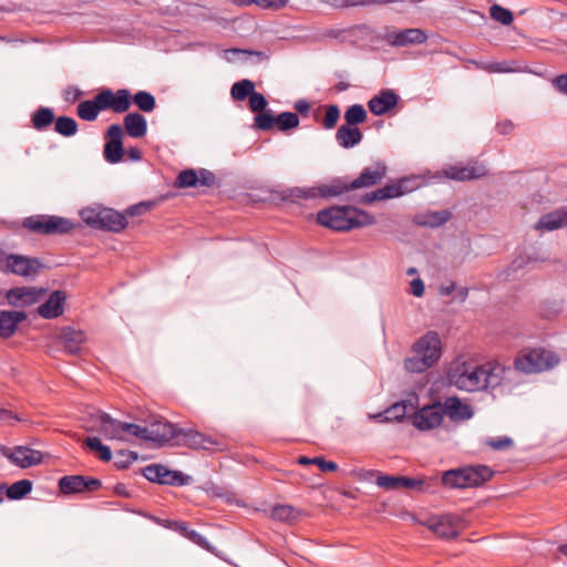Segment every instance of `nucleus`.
<instances>
[{
    "instance_id": "nucleus-7",
    "label": "nucleus",
    "mask_w": 567,
    "mask_h": 567,
    "mask_svg": "<svg viewBox=\"0 0 567 567\" xmlns=\"http://www.w3.org/2000/svg\"><path fill=\"white\" fill-rule=\"evenodd\" d=\"M80 216L91 228L105 231L121 233L128 225L126 215L109 207H86Z\"/></svg>"
},
{
    "instance_id": "nucleus-28",
    "label": "nucleus",
    "mask_w": 567,
    "mask_h": 567,
    "mask_svg": "<svg viewBox=\"0 0 567 567\" xmlns=\"http://www.w3.org/2000/svg\"><path fill=\"white\" fill-rule=\"evenodd\" d=\"M444 415L452 421H465L473 416V410L468 404L463 403L457 396L446 398L442 404Z\"/></svg>"
},
{
    "instance_id": "nucleus-46",
    "label": "nucleus",
    "mask_w": 567,
    "mask_h": 567,
    "mask_svg": "<svg viewBox=\"0 0 567 567\" xmlns=\"http://www.w3.org/2000/svg\"><path fill=\"white\" fill-rule=\"evenodd\" d=\"M122 427V441L126 440L127 436H135L147 441V426L123 422Z\"/></svg>"
},
{
    "instance_id": "nucleus-63",
    "label": "nucleus",
    "mask_w": 567,
    "mask_h": 567,
    "mask_svg": "<svg viewBox=\"0 0 567 567\" xmlns=\"http://www.w3.org/2000/svg\"><path fill=\"white\" fill-rule=\"evenodd\" d=\"M310 107H311L310 103L306 100H298L295 103V110L297 111V113H299L302 116L308 115Z\"/></svg>"
},
{
    "instance_id": "nucleus-47",
    "label": "nucleus",
    "mask_w": 567,
    "mask_h": 567,
    "mask_svg": "<svg viewBox=\"0 0 567 567\" xmlns=\"http://www.w3.org/2000/svg\"><path fill=\"white\" fill-rule=\"evenodd\" d=\"M489 16L493 20L502 23L503 25H509L514 20L513 13L499 4L491 6Z\"/></svg>"
},
{
    "instance_id": "nucleus-51",
    "label": "nucleus",
    "mask_w": 567,
    "mask_h": 567,
    "mask_svg": "<svg viewBox=\"0 0 567 567\" xmlns=\"http://www.w3.org/2000/svg\"><path fill=\"white\" fill-rule=\"evenodd\" d=\"M248 100L249 109L255 113L264 112L266 106L268 105L266 97L261 93L256 91L251 93Z\"/></svg>"
},
{
    "instance_id": "nucleus-8",
    "label": "nucleus",
    "mask_w": 567,
    "mask_h": 567,
    "mask_svg": "<svg viewBox=\"0 0 567 567\" xmlns=\"http://www.w3.org/2000/svg\"><path fill=\"white\" fill-rule=\"evenodd\" d=\"M22 226L37 235H65L75 228V224L65 217L55 215H33L22 220Z\"/></svg>"
},
{
    "instance_id": "nucleus-17",
    "label": "nucleus",
    "mask_w": 567,
    "mask_h": 567,
    "mask_svg": "<svg viewBox=\"0 0 567 567\" xmlns=\"http://www.w3.org/2000/svg\"><path fill=\"white\" fill-rule=\"evenodd\" d=\"M383 40L391 47H408L413 44H422L427 40V34L422 29L410 28L403 30L386 31Z\"/></svg>"
},
{
    "instance_id": "nucleus-55",
    "label": "nucleus",
    "mask_w": 567,
    "mask_h": 567,
    "mask_svg": "<svg viewBox=\"0 0 567 567\" xmlns=\"http://www.w3.org/2000/svg\"><path fill=\"white\" fill-rule=\"evenodd\" d=\"M181 535L187 537L189 540H192L194 544L199 545L200 547L208 548V542L207 539L197 533L194 529H189L188 525L186 524V533H179Z\"/></svg>"
},
{
    "instance_id": "nucleus-12",
    "label": "nucleus",
    "mask_w": 567,
    "mask_h": 567,
    "mask_svg": "<svg viewBox=\"0 0 567 567\" xmlns=\"http://www.w3.org/2000/svg\"><path fill=\"white\" fill-rule=\"evenodd\" d=\"M375 484L385 491L413 489L424 491L426 481L423 478H413L406 476L388 475L381 472H373Z\"/></svg>"
},
{
    "instance_id": "nucleus-41",
    "label": "nucleus",
    "mask_w": 567,
    "mask_h": 567,
    "mask_svg": "<svg viewBox=\"0 0 567 567\" xmlns=\"http://www.w3.org/2000/svg\"><path fill=\"white\" fill-rule=\"evenodd\" d=\"M271 517L284 523H291L297 519L298 511L290 505H277L271 509Z\"/></svg>"
},
{
    "instance_id": "nucleus-13",
    "label": "nucleus",
    "mask_w": 567,
    "mask_h": 567,
    "mask_svg": "<svg viewBox=\"0 0 567 567\" xmlns=\"http://www.w3.org/2000/svg\"><path fill=\"white\" fill-rule=\"evenodd\" d=\"M123 135V126L120 124H112L107 127L104 136L105 145L103 150V155L106 162L116 164L122 161L124 154L122 142Z\"/></svg>"
},
{
    "instance_id": "nucleus-26",
    "label": "nucleus",
    "mask_w": 567,
    "mask_h": 567,
    "mask_svg": "<svg viewBox=\"0 0 567 567\" xmlns=\"http://www.w3.org/2000/svg\"><path fill=\"white\" fill-rule=\"evenodd\" d=\"M97 424L96 430L102 433L107 440H121L122 441V424L123 422L113 419L105 412H99L94 419Z\"/></svg>"
},
{
    "instance_id": "nucleus-5",
    "label": "nucleus",
    "mask_w": 567,
    "mask_h": 567,
    "mask_svg": "<svg viewBox=\"0 0 567 567\" xmlns=\"http://www.w3.org/2000/svg\"><path fill=\"white\" fill-rule=\"evenodd\" d=\"M413 357L405 359L404 367L409 372L421 373L433 367L441 358L442 343L436 331H427L414 342Z\"/></svg>"
},
{
    "instance_id": "nucleus-38",
    "label": "nucleus",
    "mask_w": 567,
    "mask_h": 567,
    "mask_svg": "<svg viewBox=\"0 0 567 567\" xmlns=\"http://www.w3.org/2000/svg\"><path fill=\"white\" fill-rule=\"evenodd\" d=\"M255 91V84L248 79H244L233 84L230 94L235 101H244Z\"/></svg>"
},
{
    "instance_id": "nucleus-44",
    "label": "nucleus",
    "mask_w": 567,
    "mask_h": 567,
    "mask_svg": "<svg viewBox=\"0 0 567 567\" xmlns=\"http://www.w3.org/2000/svg\"><path fill=\"white\" fill-rule=\"evenodd\" d=\"M159 484L171 485V486H183L187 484L188 477L185 476L182 472L171 471L166 466H164V471L162 473Z\"/></svg>"
},
{
    "instance_id": "nucleus-57",
    "label": "nucleus",
    "mask_w": 567,
    "mask_h": 567,
    "mask_svg": "<svg viewBox=\"0 0 567 567\" xmlns=\"http://www.w3.org/2000/svg\"><path fill=\"white\" fill-rule=\"evenodd\" d=\"M451 217V214L446 210L436 212L431 215V219L426 221V224L431 226H441L445 224Z\"/></svg>"
},
{
    "instance_id": "nucleus-4",
    "label": "nucleus",
    "mask_w": 567,
    "mask_h": 567,
    "mask_svg": "<svg viewBox=\"0 0 567 567\" xmlns=\"http://www.w3.org/2000/svg\"><path fill=\"white\" fill-rule=\"evenodd\" d=\"M317 221L338 231L374 224V217L351 206H332L318 213Z\"/></svg>"
},
{
    "instance_id": "nucleus-21",
    "label": "nucleus",
    "mask_w": 567,
    "mask_h": 567,
    "mask_svg": "<svg viewBox=\"0 0 567 567\" xmlns=\"http://www.w3.org/2000/svg\"><path fill=\"white\" fill-rule=\"evenodd\" d=\"M43 292L42 289L17 287L8 290L6 298L10 306L27 307L38 302Z\"/></svg>"
},
{
    "instance_id": "nucleus-61",
    "label": "nucleus",
    "mask_w": 567,
    "mask_h": 567,
    "mask_svg": "<svg viewBox=\"0 0 567 567\" xmlns=\"http://www.w3.org/2000/svg\"><path fill=\"white\" fill-rule=\"evenodd\" d=\"M513 130H514V124L509 120H503L496 124V131L501 135L511 134Z\"/></svg>"
},
{
    "instance_id": "nucleus-1",
    "label": "nucleus",
    "mask_w": 567,
    "mask_h": 567,
    "mask_svg": "<svg viewBox=\"0 0 567 567\" xmlns=\"http://www.w3.org/2000/svg\"><path fill=\"white\" fill-rule=\"evenodd\" d=\"M386 166L382 162H377L372 166L364 167L360 175L348 181L347 178H334L329 184L309 189L299 187L285 192L284 199L316 198V197H338L351 190L375 186L386 176Z\"/></svg>"
},
{
    "instance_id": "nucleus-23",
    "label": "nucleus",
    "mask_w": 567,
    "mask_h": 567,
    "mask_svg": "<svg viewBox=\"0 0 567 567\" xmlns=\"http://www.w3.org/2000/svg\"><path fill=\"white\" fill-rule=\"evenodd\" d=\"M178 429L176 425L166 422L157 421L147 426V441L156 443L158 446H163L171 440L177 437Z\"/></svg>"
},
{
    "instance_id": "nucleus-35",
    "label": "nucleus",
    "mask_w": 567,
    "mask_h": 567,
    "mask_svg": "<svg viewBox=\"0 0 567 567\" xmlns=\"http://www.w3.org/2000/svg\"><path fill=\"white\" fill-rule=\"evenodd\" d=\"M31 122L37 131H43L54 122V113L50 107H40L32 114Z\"/></svg>"
},
{
    "instance_id": "nucleus-58",
    "label": "nucleus",
    "mask_w": 567,
    "mask_h": 567,
    "mask_svg": "<svg viewBox=\"0 0 567 567\" xmlns=\"http://www.w3.org/2000/svg\"><path fill=\"white\" fill-rule=\"evenodd\" d=\"M313 464L317 465L321 472H334L338 470V464L332 461H327L321 456L315 457Z\"/></svg>"
},
{
    "instance_id": "nucleus-22",
    "label": "nucleus",
    "mask_w": 567,
    "mask_h": 567,
    "mask_svg": "<svg viewBox=\"0 0 567 567\" xmlns=\"http://www.w3.org/2000/svg\"><path fill=\"white\" fill-rule=\"evenodd\" d=\"M414 401H417L416 396L410 400L396 402L383 412L373 415V417L383 423L393 421L401 422L406 415L414 411Z\"/></svg>"
},
{
    "instance_id": "nucleus-18",
    "label": "nucleus",
    "mask_w": 567,
    "mask_h": 567,
    "mask_svg": "<svg viewBox=\"0 0 567 567\" xmlns=\"http://www.w3.org/2000/svg\"><path fill=\"white\" fill-rule=\"evenodd\" d=\"M42 267L39 258L11 254L8 256L4 270L21 277H33Z\"/></svg>"
},
{
    "instance_id": "nucleus-11",
    "label": "nucleus",
    "mask_w": 567,
    "mask_h": 567,
    "mask_svg": "<svg viewBox=\"0 0 567 567\" xmlns=\"http://www.w3.org/2000/svg\"><path fill=\"white\" fill-rule=\"evenodd\" d=\"M444 411L440 402L424 405L412 413V424L420 431H430L441 425Z\"/></svg>"
},
{
    "instance_id": "nucleus-62",
    "label": "nucleus",
    "mask_w": 567,
    "mask_h": 567,
    "mask_svg": "<svg viewBox=\"0 0 567 567\" xmlns=\"http://www.w3.org/2000/svg\"><path fill=\"white\" fill-rule=\"evenodd\" d=\"M410 286H411L412 295H414L415 297L423 296V293H424V282L422 281V279H420V278L413 279L411 281Z\"/></svg>"
},
{
    "instance_id": "nucleus-37",
    "label": "nucleus",
    "mask_w": 567,
    "mask_h": 567,
    "mask_svg": "<svg viewBox=\"0 0 567 567\" xmlns=\"http://www.w3.org/2000/svg\"><path fill=\"white\" fill-rule=\"evenodd\" d=\"M368 114L361 104H353L344 112V121L347 125L354 126L362 124L367 121Z\"/></svg>"
},
{
    "instance_id": "nucleus-30",
    "label": "nucleus",
    "mask_w": 567,
    "mask_h": 567,
    "mask_svg": "<svg viewBox=\"0 0 567 567\" xmlns=\"http://www.w3.org/2000/svg\"><path fill=\"white\" fill-rule=\"evenodd\" d=\"M60 339L68 353L78 354L81 351V347L85 341V334L81 330H75L74 328L65 327L61 330Z\"/></svg>"
},
{
    "instance_id": "nucleus-56",
    "label": "nucleus",
    "mask_w": 567,
    "mask_h": 567,
    "mask_svg": "<svg viewBox=\"0 0 567 567\" xmlns=\"http://www.w3.org/2000/svg\"><path fill=\"white\" fill-rule=\"evenodd\" d=\"M83 95V92L75 85H69L63 91V99L68 103H74Z\"/></svg>"
},
{
    "instance_id": "nucleus-9",
    "label": "nucleus",
    "mask_w": 567,
    "mask_h": 567,
    "mask_svg": "<svg viewBox=\"0 0 567 567\" xmlns=\"http://www.w3.org/2000/svg\"><path fill=\"white\" fill-rule=\"evenodd\" d=\"M558 362L559 357L555 352L538 348L519 354L514 365L524 373H539L554 368Z\"/></svg>"
},
{
    "instance_id": "nucleus-45",
    "label": "nucleus",
    "mask_w": 567,
    "mask_h": 567,
    "mask_svg": "<svg viewBox=\"0 0 567 567\" xmlns=\"http://www.w3.org/2000/svg\"><path fill=\"white\" fill-rule=\"evenodd\" d=\"M138 458L136 452L118 450L115 452L114 466L117 470H126L130 465Z\"/></svg>"
},
{
    "instance_id": "nucleus-29",
    "label": "nucleus",
    "mask_w": 567,
    "mask_h": 567,
    "mask_svg": "<svg viewBox=\"0 0 567 567\" xmlns=\"http://www.w3.org/2000/svg\"><path fill=\"white\" fill-rule=\"evenodd\" d=\"M123 124L126 134L133 138H141L146 135L147 122L146 118L137 112L128 113L123 118Z\"/></svg>"
},
{
    "instance_id": "nucleus-15",
    "label": "nucleus",
    "mask_w": 567,
    "mask_h": 567,
    "mask_svg": "<svg viewBox=\"0 0 567 567\" xmlns=\"http://www.w3.org/2000/svg\"><path fill=\"white\" fill-rule=\"evenodd\" d=\"M465 520L454 514H445L434 517L430 528L441 538L452 539L456 538L460 533L465 528Z\"/></svg>"
},
{
    "instance_id": "nucleus-14",
    "label": "nucleus",
    "mask_w": 567,
    "mask_h": 567,
    "mask_svg": "<svg viewBox=\"0 0 567 567\" xmlns=\"http://www.w3.org/2000/svg\"><path fill=\"white\" fill-rule=\"evenodd\" d=\"M216 184V176L213 172L200 168L195 171L193 168L182 171L175 182L174 186L177 188L187 187H213Z\"/></svg>"
},
{
    "instance_id": "nucleus-59",
    "label": "nucleus",
    "mask_w": 567,
    "mask_h": 567,
    "mask_svg": "<svg viewBox=\"0 0 567 567\" xmlns=\"http://www.w3.org/2000/svg\"><path fill=\"white\" fill-rule=\"evenodd\" d=\"M551 83L557 91L567 95V73L555 76Z\"/></svg>"
},
{
    "instance_id": "nucleus-20",
    "label": "nucleus",
    "mask_w": 567,
    "mask_h": 567,
    "mask_svg": "<svg viewBox=\"0 0 567 567\" xmlns=\"http://www.w3.org/2000/svg\"><path fill=\"white\" fill-rule=\"evenodd\" d=\"M398 102L399 95L391 89H384L369 100L368 107L372 114L380 116L394 109Z\"/></svg>"
},
{
    "instance_id": "nucleus-32",
    "label": "nucleus",
    "mask_w": 567,
    "mask_h": 567,
    "mask_svg": "<svg viewBox=\"0 0 567 567\" xmlns=\"http://www.w3.org/2000/svg\"><path fill=\"white\" fill-rule=\"evenodd\" d=\"M362 138L363 134L360 128L347 124L341 125L336 133V140L343 148H351L358 145Z\"/></svg>"
},
{
    "instance_id": "nucleus-25",
    "label": "nucleus",
    "mask_w": 567,
    "mask_h": 567,
    "mask_svg": "<svg viewBox=\"0 0 567 567\" xmlns=\"http://www.w3.org/2000/svg\"><path fill=\"white\" fill-rule=\"evenodd\" d=\"M404 181L388 184L384 187L378 188L371 193H367L360 198V203L370 205L377 200L392 199L402 196L405 193L403 187Z\"/></svg>"
},
{
    "instance_id": "nucleus-33",
    "label": "nucleus",
    "mask_w": 567,
    "mask_h": 567,
    "mask_svg": "<svg viewBox=\"0 0 567 567\" xmlns=\"http://www.w3.org/2000/svg\"><path fill=\"white\" fill-rule=\"evenodd\" d=\"M567 226V213L566 212H554L543 216L536 224L537 229L542 230H555Z\"/></svg>"
},
{
    "instance_id": "nucleus-40",
    "label": "nucleus",
    "mask_w": 567,
    "mask_h": 567,
    "mask_svg": "<svg viewBox=\"0 0 567 567\" xmlns=\"http://www.w3.org/2000/svg\"><path fill=\"white\" fill-rule=\"evenodd\" d=\"M289 0H234L239 7L256 4L262 9L279 10L288 4Z\"/></svg>"
},
{
    "instance_id": "nucleus-50",
    "label": "nucleus",
    "mask_w": 567,
    "mask_h": 567,
    "mask_svg": "<svg viewBox=\"0 0 567 567\" xmlns=\"http://www.w3.org/2000/svg\"><path fill=\"white\" fill-rule=\"evenodd\" d=\"M164 471V465L162 464H151L142 468L143 476L152 483L159 484L161 476Z\"/></svg>"
},
{
    "instance_id": "nucleus-49",
    "label": "nucleus",
    "mask_w": 567,
    "mask_h": 567,
    "mask_svg": "<svg viewBox=\"0 0 567 567\" xmlns=\"http://www.w3.org/2000/svg\"><path fill=\"white\" fill-rule=\"evenodd\" d=\"M340 118V109L336 104L328 105L322 121V125L327 130L333 128Z\"/></svg>"
},
{
    "instance_id": "nucleus-60",
    "label": "nucleus",
    "mask_w": 567,
    "mask_h": 567,
    "mask_svg": "<svg viewBox=\"0 0 567 567\" xmlns=\"http://www.w3.org/2000/svg\"><path fill=\"white\" fill-rule=\"evenodd\" d=\"M231 52L233 53H241V54L252 55V56L256 58V61L258 63H260L262 61H266L268 59L267 54L265 52H261V51L233 49Z\"/></svg>"
},
{
    "instance_id": "nucleus-19",
    "label": "nucleus",
    "mask_w": 567,
    "mask_h": 567,
    "mask_svg": "<svg viewBox=\"0 0 567 567\" xmlns=\"http://www.w3.org/2000/svg\"><path fill=\"white\" fill-rule=\"evenodd\" d=\"M2 454L8 457L14 465L21 468H28L42 462L40 451L32 450L27 446H16L12 450L2 449Z\"/></svg>"
},
{
    "instance_id": "nucleus-6",
    "label": "nucleus",
    "mask_w": 567,
    "mask_h": 567,
    "mask_svg": "<svg viewBox=\"0 0 567 567\" xmlns=\"http://www.w3.org/2000/svg\"><path fill=\"white\" fill-rule=\"evenodd\" d=\"M494 472L486 465H470L446 471L442 484L449 488L478 487L489 481Z\"/></svg>"
},
{
    "instance_id": "nucleus-10",
    "label": "nucleus",
    "mask_w": 567,
    "mask_h": 567,
    "mask_svg": "<svg viewBox=\"0 0 567 567\" xmlns=\"http://www.w3.org/2000/svg\"><path fill=\"white\" fill-rule=\"evenodd\" d=\"M176 444L185 445L190 449H202L206 451H223L224 444L213 439L212 436L205 435L196 430L192 429H178Z\"/></svg>"
},
{
    "instance_id": "nucleus-42",
    "label": "nucleus",
    "mask_w": 567,
    "mask_h": 567,
    "mask_svg": "<svg viewBox=\"0 0 567 567\" xmlns=\"http://www.w3.org/2000/svg\"><path fill=\"white\" fill-rule=\"evenodd\" d=\"M85 444L91 451L97 453L99 458L103 462H110L112 460V451L109 446L102 444L101 440L96 436H89L85 440Z\"/></svg>"
},
{
    "instance_id": "nucleus-27",
    "label": "nucleus",
    "mask_w": 567,
    "mask_h": 567,
    "mask_svg": "<svg viewBox=\"0 0 567 567\" xmlns=\"http://www.w3.org/2000/svg\"><path fill=\"white\" fill-rule=\"evenodd\" d=\"M66 296L61 290L53 291L49 299L38 307V315L44 319H54L60 317L63 313V306L65 302Z\"/></svg>"
},
{
    "instance_id": "nucleus-43",
    "label": "nucleus",
    "mask_w": 567,
    "mask_h": 567,
    "mask_svg": "<svg viewBox=\"0 0 567 567\" xmlns=\"http://www.w3.org/2000/svg\"><path fill=\"white\" fill-rule=\"evenodd\" d=\"M299 123L300 121L297 113L282 112L276 116V125L282 132L298 127Z\"/></svg>"
},
{
    "instance_id": "nucleus-31",
    "label": "nucleus",
    "mask_w": 567,
    "mask_h": 567,
    "mask_svg": "<svg viewBox=\"0 0 567 567\" xmlns=\"http://www.w3.org/2000/svg\"><path fill=\"white\" fill-rule=\"evenodd\" d=\"M444 174L450 179L463 182L480 178L485 175V171L483 167L455 165L444 169Z\"/></svg>"
},
{
    "instance_id": "nucleus-52",
    "label": "nucleus",
    "mask_w": 567,
    "mask_h": 567,
    "mask_svg": "<svg viewBox=\"0 0 567 567\" xmlns=\"http://www.w3.org/2000/svg\"><path fill=\"white\" fill-rule=\"evenodd\" d=\"M154 206H155V202H153V200L141 202L138 204H135V205L128 207L125 210L124 215H126V217L127 216H130V217L138 216L142 214H145L146 212H150L152 208H154Z\"/></svg>"
},
{
    "instance_id": "nucleus-3",
    "label": "nucleus",
    "mask_w": 567,
    "mask_h": 567,
    "mask_svg": "<svg viewBox=\"0 0 567 567\" xmlns=\"http://www.w3.org/2000/svg\"><path fill=\"white\" fill-rule=\"evenodd\" d=\"M131 106V93L127 89H120L113 92L110 89H102L93 100L81 102L76 107L78 116L87 122L95 121L101 111L112 110L122 114Z\"/></svg>"
},
{
    "instance_id": "nucleus-39",
    "label": "nucleus",
    "mask_w": 567,
    "mask_h": 567,
    "mask_svg": "<svg viewBox=\"0 0 567 567\" xmlns=\"http://www.w3.org/2000/svg\"><path fill=\"white\" fill-rule=\"evenodd\" d=\"M78 128L76 121L70 116H59L54 120V131L62 136H73L76 134Z\"/></svg>"
},
{
    "instance_id": "nucleus-34",
    "label": "nucleus",
    "mask_w": 567,
    "mask_h": 567,
    "mask_svg": "<svg viewBox=\"0 0 567 567\" xmlns=\"http://www.w3.org/2000/svg\"><path fill=\"white\" fill-rule=\"evenodd\" d=\"M32 482L30 480H20L12 485L0 484V492H6L9 499H22L32 491Z\"/></svg>"
},
{
    "instance_id": "nucleus-24",
    "label": "nucleus",
    "mask_w": 567,
    "mask_h": 567,
    "mask_svg": "<svg viewBox=\"0 0 567 567\" xmlns=\"http://www.w3.org/2000/svg\"><path fill=\"white\" fill-rule=\"evenodd\" d=\"M28 319L24 311L17 310H0V338L9 339L18 330L21 322Z\"/></svg>"
},
{
    "instance_id": "nucleus-2",
    "label": "nucleus",
    "mask_w": 567,
    "mask_h": 567,
    "mask_svg": "<svg viewBox=\"0 0 567 567\" xmlns=\"http://www.w3.org/2000/svg\"><path fill=\"white\" fill-rule=\"evenodd\" d=\"M504 368L498 363L487 362L476 365L468 362L451 367L447 378L451 384L463 391L495 389L502 383Z\"/></svg>"
},
{
    "instance_id": "nucleus-48",
    "label": "nucleus",
    "mask_w": 567,
    "mask_h": 567,
    "mask_svg": "<svg viewBox=\"0 0 567 567\" xmlns=\"http://www.w3.org/2000/svg\"><path fill=\"white\" fill-rule=\"evenodd\" d=\"M276 125V116L270 111L260 112L255 116V126L261 131H270Z\"/></svg>"
},
{
    "instance_id": "nucleus-36",
    "label": "nucleus",
    "mask_w": 567,
    "mask_h": 567,
    "mask_svg": "<svg viewBox=\"0 0 567 567\" xmlns=\"http://www.w3.org/2000/svg\"><path fill=\"white\" fill-rule=\"evenodd\" d=\"M138 107L140 111L151 113L156 107V100L153 94L147 91H138L133 96L131 95V103Z\"/></svg>"
},
{
    "instance_id": "nucleus-16",
    "label": "nucleus",
    "mask_w": 567,
    "mask_h": 567,
    "mask_svg": "<svg viewBox=\"0 0 567 567\" xmlns=\"http://www.w3.org/2000/svg\"><path fill=\"white\" fill-rule=\"evenodd\" d=\"M101 486L100 480L82 475H65L59 481L60 492L65 495L94 492Z\"/></svg>"
},
{
    "instance_id": "nucleus-53",
    "label": "nucleus",
    "mask_w": 567,
    "mask_h": 567,
    "mask_svg": "<svg viewBox=\"0 0 567 567\" xmlns=\"http://www.w3.org/2000/svg\"><path fill=\"white\" fill-rule=\"evenodd\" d=\"M350 38H359L361 40H369L373 37V30L365 24L355 25L346 31Z\"/></svg>"
},
{
    "instance_id": "nucleus-64",
    "label": "nucleus",
    "mask_w": 567,
    "mask_h": 567,
    "mask_svg": "<svg viewBox=\"0 0 567 567\" xmlns=\"http://www.w3.org/2000/svg\"><path fill=\"white\" fill-rule=\"evenodd\" d=\"M165 527H168L177 533H186V523L178 520H165Z\"/></svg>"
},
{
    "instance_id": "nucleus-54",
    "label": "nucleus",
    "mask_w": 567,
    "mask_h": 567,
    "mask_svg": "<svg viewBox=\"0 0 567 567\" xmlns=\"http://www.w3.org/2000/svg\"><path fill=\"white\" fill-rule=\"evenodd\" d=\"M486 444L493 450L501 451L506 450L513 445V440L507 436L497 437V439H488Z\"/></svg>"
}]
</instances>
